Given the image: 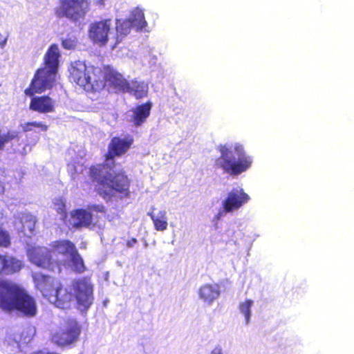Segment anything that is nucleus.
<instances>
[{"label":"nucleus","instance_id":"obj_30","mask_svg":"<svg viewBox=\"0 0 354 354\" xmlns=\"http://www.w3.org/2000/svg\"><path fill=\"white\" fill-rule=\"evenodd\" d=\"M77 41L75 39L67 38L62 40V46L67 50L73 49L76 46Z\"/></svg>","mask_w":354,"mask_h":354},{"label":"nucleus","instance_id":"obj_29","mask_svg":"<svg viewBox=\"0 0 354 354\" xmlns=\"http://www.w3.org/2000/svg\"><path fill=\"white\" fill-rule=\"evenodd\" d=\"M3 210L0 207V220L3 218ZM10 243V239L8 233L3 231L0 227V245L7 246Z\"/></svg>","mask_w":354,"mask_h":354},{"label":"nucleus","instance_id":"obj_21","mask_svg":"<svg viewBox=\"0 0 354 354\" xmlns=\"http://www.w3.org/2000/svg\"><path fill=\"white\" fill-rule=\"evenodd\" d=\"M148 91V85L144 82L133 80L129 82L126 92L134 95L137 99L145 96Z\"/></svg>","mask_w":354,"mask_h":354},{"label":"nucleus","instance_id":"obj_27","mask_svg":"<svg viewBox=\"0 0 354 354\" xmlns=\"http://www.w3.org/2000/svg\"><path fill=\"white\" fill-rule=\"evenodd\" d=\"M19 337L18 336L12 337V335H8L6 337L4 344L7 345L8 351L11 353H16L19 348Z\"/></svg>","mask_w":354,"mask_h":354},{"label":"nucleus","instance_id":"obj_14","mask_svg":"<svg viewBox=\"0 0 354 354\" xmlns=\"http://www.w3.org/2000/svg\"><path fill=\"white\" fill-rule=\"evenodd\" d=\"M198 295L204 304L212 306L221 295V287L218 283H205L198 290Z\"/></svg>","mask_w":354,"mask_h":354},{"label":"nucleus","instance_id":"obj_2","mask_svg":"<svg viewBox=\"0 0 354 354\" xmlns=\"http://www.w3.org/2000/svg\"><path fill=\"white\" fill-rule=\"evenodd\" d=\"M0 308L9 312L17 310L29 317L37 313L34 298L19 286L8 281H0Z\"/></svg>","mask_w":354,"mask_h":354},{"label":"nucleus","instance_id":"obj_34","mask_svg":"<svg viewBox=\"0 0 354 354\" xmlns=\"http://www.w3.org/2000/svg\"><path fill=\"white\" fill-rule=\"evenodd\" d=\"M3 256L0 255V273L2 272V270L3 269Z\"/></svg>","mask_w":354,"mask_h":354},{"label":"nucleus","instance_id":"obj_9","mask_svg":"<svg viewBox=\"0 0 354 354\" xmlns=\"http://www.w3.org/2000/svg\"><path fill=\"white\" fill-rule=\"evenodd\" d=\"M88 36L94 43L104 46L112 40L115 42V28L111 19H105L90 25Z\"/></svg>","mask_w":354,"mask_h":354},{"label":"nucleus","instance_id":"obj_26","mask_svg":"<svg viewBox=\"0 0 354 354\" xmlns=\"http://www.w3.org/2000/svg\"><path fill=\"white\" fill-rule=\"evenodd\" d=\"M253 304L254 301L252 300L247 299L245 301L241 302L239 306L241 313L245 316L246 325H248L250 321L251 308Z\"/></svg>","mask_w":354,"mask_h":354},{"label":"nucleus","instance_id":"obj_4","mask_svg":"<svg viewBox=\"0 0 354 354\" xmlns=\"http://www.w3.org/2000/svg\"><path fill=\"white\" fill-rule=\"evenodd\" d=\"M59 52L57 46L52 45L45 56L46 66L39 69L31 82V88L35 93H41L52 87L55 79Z\"/></svg>","mask_w":354,"mask_h":354},{"label":"nucleus","instance_id":"obj_11","mask_svg":"<svg viewBox=\"0 0 354 354\" xmlns=\"http://www.w3.org/2000/svg\"><path fill=\"white\" fill-rule=\"evenodd\" d=\"M30 261L42 268L48 269L54 272H60L61 268L57 262L54 261L51 252L44 247H32L28 250Z\"/></svg>","mask_w":354,"mask_h":354},{"label":"nucleus","instance_id":"obj_10","mask_svg":"<svg viewBox=\"0 0 354 354\" xmlns=\"http://www.w3.org/2000/svg\"><path fill=\"white\" fill-rule=\"evenodd\" d=\"M72 287L79 309L81 311H86L94 300L93 286L91 280L83 278L74 281Z\"/></svg>","mask_w":354,"mask_h":354},{"label":"nucleus","instance_id":"obj_3","mask_svg":"<svg viewBox=\"0 0 354 354\" xmlns=\"http://www.w3.org/2000/svg\"><path fill=\"white\" fill-rule=\"evenodd\" d=\"M218 149L221 156L216 160V165L226 173L238 175L250 167L252 160L245 156L241 145H220Z\"/></svg>","mask_w":354,"mask_h":354},{"label":"nucleus","instance_id":"obj_8","mask_svg":"<svg viewBox=\"0 0 354 354\" xmlns=\"http://www.w3.org/2000/svg\"><path fill=\"white\" fill-rule=\"evenodd\" d=\"M249 199V196L243 192V189L235 188L232 189L227 194V197L222 201L221 207L214 216L213 221H218L227 214L239 209L242 205L246 203Z\"/></svg>","mask_w":354,"mask_h":354},{"label":"nucleus","instance_id":"obj_18","mask_svg":"<svg viewBox=\"0 0 354 354\" xmlns=\"http://www.w3.org/2000/svg\"><path fill=\"white\" fill-rule=\"evenodd\" d=\"M30 109L42 113H51L54 111V102L48 96L35 97L31 100Z\"/></svg>","mask_w":354,"mask_h":354},{"label":"nucleus","instance_id":"obj_12","mask_svg":"<svg viewBox=\"0 0 354 354\" xmlns=\"http://www.w3.org/2000/svg\"><path fill=\"white\" fill-rule=\"evenodd\" d=\"M59 3L58 16L66 17L74 21L82 18L88 8L87 0H59Z\"/></svg>","mask_w":354,"mask_h":354},{"label":"nucleus","instance_id":"obj_33","mask_svg":"<svg viewBox=\"0 0 354 354\" xmlns=\"http://www.w3.org/2000/svg\"><path fill=\"white\" fill-rule=\"evenodd\" d=\"M137 243V239L135 238L131 239V240L128 241L127 243V246L128 248H132L133 245Z\"/></svg>","mask_w":354,"mask_h":354},{"label":"nucleus","instance_id":"obj_7","mask_svg":"<svg viewBox=\"0 0 354 354\" xmlns=\"http://www.w3.org/2000/svg\"><path fill=\"white\" fill-rule=\"evenodd\" d=\"M147 26V22L145 19L144 14L142 11L138 8L135 9L129 18L125 21L116 20L114 25L115 28V42L114 43L113 48L115 47L116 44L120 43L123 37L127 35L131 30V28H136L138 30H142Z\"/></svg>","mask_w":354,"mask_h":354},{"label":"nucleus","instance_id":"obj_22","mask_svg":"<svg viewBox=\"0 0 354 354\" xmlns=\"http://www.w3.org/2000/svg\"><path fill=\"white\" fill-rule=\"evenodd\" d=\"M3 269L2 270V272L5 274L19 272L21 268V262L12 257L3 256Z\"/></svg>","mask_w":354,"mask_h":354},{"label":"nucleus","instance_id":"obj_36","mask_svg":"<svg viewBox=\"0 0 354 354\" xmlns=\"http://www.w3.org/2000/svg\"><path fill=\"white\" fill-rule=\"evenodd\" d=\"M4 192V187L3 185L2 182L0 180V194H3Z\"/></svg>","mask_w":354,"mask_h":354},{"label":"nucleus","instance_id":"obj_28","mask_svg":"<svg viewBox=\"0 0 354 354\" xmlns=\"http://www.w3.org/2000/svg\"><path fill=\"white\" fill-rule=\"evenodd\" d=\"M17 136L18 133L15 131H9L6 133H2L0 131V151L4 148L6 144L16 138Z\"/></svg>","mask_w":354,"mask_h":354},{"label":"nucleus","instance_id":"obj_37","mask_svg":"<svg viewBox=\"0 0 354 354\" xmlns=\"http://www.w3.org/2000/svg\"><path fill=\"white\" fill-rule=\"evenodd\" d=\"M147 214L151 217V219H152V216H156V214L153 213V211L148 212Z\"/></svg>","mask_w":354,"mask_h":354},{"label":"nucleus","instance_id":"obj_35","mask_svg":"<svg viewBox=\"0 0 354 354\" xmlns=\"http://www.w3.org/2000/svg\"><path fill=\"white\" fill-rule=\"evenodd\" d=\"M105 0H95L96 3L99 6H104Z\"/></svg>","mask_w":354,"mask_h":354},{"label":"nucleus","instance_id":"obj_24","mask_svg":"<svg viewBox=\"0 0 354 354\" xmlns=\"http://www.w3.org/2000/svg\"><path fill=\"white\" fill-rule=\"evenodd\" d=\"M154 227L158 231H164L167 228V216L165 210H160L156 216H152Z\"/></svg>","mask_w":354,"mask_h":354},{"label":"nucleus","instance_id":"obj_16","mask_svg":"<svg viewBox=\"0 0 354 354\" xmlns=\"http://www.w3.org/2000/svg\"><path fill=\"white\" fill-rule=\"evenodd\" d=\"M53 293L50 295L48 300L50 303L59 308L65 309L69 307L70 301L73 298V294L66 288L62 287H56L55 290H53Z\"/></svg>","mask_w":354,"mask_h":354},{"label":"nucleus","instance_id":"obj_15","mask_svg":"<svg viewBox=\"0 0 354 354\" xmlns=\"http://www.w3.org/2000/svg\"><path fill=\"white\" fill-rule=\"evenodd\" d=\"M151 109V102L141 104L128 111L126 114V118L127 121L132 122L135 126H141L149 116Z\"/></svg>","mask_w":354,"mask_h":354},{"label":"nucleus","instance_id":"obj_6","mask_svg":"<svg viewBox=\"0 0 354 354\" xmlns=\"http://www.w3.org/2000/svg\"><path fill=\"white\" fill-rule=\"evenodd\" d=\"M93 66H86L84 62L77 61L69 69L70 80L86 91H95L103 86V82L97 79Z\"/></svg>","mask_w":354,"mask_h":354},{"label":"nucleus","instance_id":"obj_13","mask_svg":"<svg viewBox=\"0 0 354 354\" xmlns=\"http://www.w3.org/2000/svg\"><path fill=\"white\" fill-rule=\"evenodd\" d=\"M80 333L77 323L75 321H70L64 328L53 335L52 340L59 346H66L75 342Z\"/></svg>","mask_w":354,"mask_h":354},{"label":"nucleus","instance_id":"obj_19","mask_svg":"<svg viewBox=\"0 0 354 354\" xmlns=\"http://www.w3.org/2000/svg\"><path fill=\"white\" fill-rule=\"evenodd\" d=\"M70 223L75 228L89 227L92 224V215L85 209H77L71 212Z\"/></svg>","mask_w":354,"mask_h":354},{"label":"nucleus","instance_id":"obj_1","mask_svg":"<svg viewBox=\"0 0 354 354\" xmlns=\"http://www.w3.org/2000/svg\"><path fill=\"white\" fill-rule=\"evenodd\" d=\"M129 138H113L109 145L104 165L91 169V176L98 182V194L106 201L122 199L129 195V181L122 173H116V169L109 167L115 156L124 153L132 144Z\"/></svg>","mask_w":354,"mask_h":354},{"label":"nucleus","instance_id":"obj_17","mask_svg":"<svg viewBox=\"0 0 354 354\" xmlns=\"http://www.w3.org/2000/svg\"><path fill=\"white\" fill-rule=\"evenodd\" d=\"M35 225V218L29 213H22L20 217L16 218V229L26 236H30L33 234Z\"/></svg>","mask_w":354,"mask_h":354},{"label":"nucleus","instance_id":"obj_25","mask_svg":"<svg viewBox=\"0 0 354 354\" xmlns=\"http://www.w3.org/2000/svg\"><path fill=\"white\" fill-rule=\"evenodd\" d=\"M22 129L24 132L35 130L36 133L39 131H46L48 126L39 122H26L21 124Z\"/></svg>","mask_w":354,"mask_h":354},{"label":"nucleus","instance_id":"obj_20","mask_svg":"<svg viewBox=\"0 0 354 354\" xmlns=\"http://www.w3.org/2000/svg\"><path fill=\"white\" fill-rule=\"evenodd\" d=\"M33 278L37 289L44 297L49 298L50 295L53 293V290H55L53 287L54 279L40 273L35 274Z\"/></svg>","mask_w":354,"mask_h":354},{"label":"nucleus","instance_id":"obj_32","mask_svg":"<svg viewBox=\"0 0 354 354\" xmlns=\"http://www.w3.org/2000/svg\"><path fill=\"white\" fill-rule=\"evenodd\" d=\"M59 201L60 202V204H58L57 211L59 214H62V216H63L65 213V205L62 199H59Z\"/></svg>","mask_w":354,"mask_h":354},{"label":"nucleus","instance_id":"obj_31","mask_svg":"<svg viewBox=\"0 0 354 354\" xmlns=\"http://www.w3.org/2000/svg\"><path fill=\"white\" fill-rule=\"evenodd\" d=\"M91 211H94L97 212H104L105 209L104 207L102 205H93L89 207Z\"/></svg>","mask_w":354,"mask_h":354},{"label":"nucleus","instance_id":"obj_5","mask_svg":"<svg viewBox=\"0 0 354 354\" xmlns=\"http://www.w3.org/2000/svg\"><path fill=\"white\" fill-rule=\"evenodd\" d=\"M50 252L54 261L57 262L59 267L64 263L77 272L82 273L84 271L83 259L72 242L66 240L58 241Z\"/></svg>","mask_w":354,"mask_h":354},{"label":"nucleus","instance_id":"obj_23","mask_svg":"<svg viewBox=\"0 0 354 354\" xmlns=\"http://www.w3.org/2000/svg\"><path fill=\"white\" fill-rule=\"evenodd\" d=\"M108 78L110 84L118 91L126 92L129 82H128L120 73L115 71H111Z\"/></svg>","mask_w":354,"mask_h":354}]
</instances>
